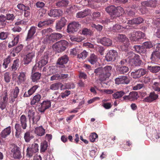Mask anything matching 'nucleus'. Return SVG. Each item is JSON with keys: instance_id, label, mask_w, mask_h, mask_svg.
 Wrapping results in <instances>:
<instances>
[{"instance_id": "nucleus-1", "label": "nucleus", "mask_w": 160, "mask_h": 160, "mask_svg": "<svg viewBox=\"0 0 160 160\" xmlns=\"http://www.w3.org/2000/svg\"><path fill=\"white\" fill-rule=\"evenodd\" d=\"M112 70V67L107 65L104 67H102L98 68L94 70V72L96 75L98 76L99 80L104 81L111 75Z\"/></svg>"}, {"instance_id": "nucleus-2", "label": "nucleus", "mask_w": 160, "mask_h": 160, "mask_svg": "<svg viewBox=\"0 0 160 160\" xmlns=\"http://www.w3.org/2000/svg\"><path fill=\"white\" fill-rule=\"evenodd\" d=\"M145 34L140 31H134L129 34V38L132 42H138L140 40L144 38Z\"/></svg>"}, {"instance_id": "nucleus-3", "label": "nucleus", "mask_w": 160, "mask_h": 160, "mask_svg": "<svg viewBox=\"0 0 160 160\" xmlns=\"http://www.w3.org/2000/svg\"><path fill=\"white\" fill-rule=\"evenodd\" d=\"M68 44L66 41L63 40L57 42L53 45L52 48L58 52H60L66 49Z\"/></svg>"}, {"instance_id": "nucleus-4", "label": "nucleus", "mask_w": 160, "mask_h": 160, "mask_svg": "<svg viewBox=\"0 0 160 160\" xmlns=\"http://www.w3.org/2000/svg\"><path fill=\"white\" fill-rule=\"evenodd\" d=\"M48 52H45L44 56L42 57L41 59L38 63H37L32 68V71L35 70L37 67L39 68H41L42 67L46 65L48 62Z\"/></svg>"}, {"instance_id": "nucleus-5", "label": "nucleus", "mask_w": 160, "mask_h": 160, "mask_svg": "<svg viewBox=\"0 0 160 160\" xmlns=\"http://www.w3.org/2000/svg\"><path fill=\"white\" fill-rule=\"evenodd\" d=\"M80 24L77 22H73L70 23L68 25L67 30V32L72 33L78 31Z\"/></svg>"}, {"instance_id": "nucleus-6", "label": "nucleus", "mask_w": 160, "mask_h": 160, "mask_svg": "<svg viewBox=\"0 0 160 160\" xmlns=\"http://www.w3.org/2000/svg\"><path fill=\"white\" fill-rule=\"evenodd\" d=\"M118 56L117 52L113 50H110L105 56V59L108 62L113 61L116 59Z\"/></svg>"}, {"instance_id": "nucleus-7", "label": "nucleus", "mask_w": 160, "mask_h": 160, "mask_svg": "<svg viewBox=\"0 0 160 160\" xmlns=\"http://www.w3.org/2000/svg\"><path fill=\"white\" fill-rule=\"evenodd\" d=\"M105 10L112 18L119 16L120 15V14H118L117 8L113 5L107 7L105 9Z\"/></svg>"}, {"instance_id": "nucleus-8", "label": "nucleus", "mask_w": 160, "mask_h": 160, "mask_svg": "<svg viewBox=\"0 0 160 160\" xmlns=\"http://www.w3.org/2000/svg\"><path fill=\"white\" fill-rule=\"evenodd\" d=\"M21 149L16 145H14L11 150V153L15 159L21 158L22 157Z\"/></svg>"}, {"instance_id": "nucleus-9", "label": "nucleus", "mask_w": 160, "mask_h": 160, "mask_svg": "<svg viewBox=\"0 0 160 160\" xmlns=\"http://www.w3.org/2000/svg\"><path fill=\"white\" fill-rule=\"evenodd\" d=\"M69 60L68 58L67 55H65L60 57L58 59L57 65H59L60 68L65 67V65L67 63Z\"/></svg>"}, {"instance_id": "nucleus-10", "label": "nucleus", "mask_w": 160, "mask_h": 160, "mask_svg": "<svg viewBox=\"0 0 160 160\" xmlns=\"http://www.w3.org/2000/svg\"><path fill=\"white\" fill-rule=\"evenodd\" d=\"M51 106V102L50 101H44L39 106L38 111L41 113H44L46 110L48 109Z\"/></svg>"}, {"instance_id": "nucleus-11", "label": "nucleus", "mask_w": 160, "mask_h": 160, "mask_svg": "<svg viewBox=\"0 0 160 160\" xmlns=\"http://www.w3.org/2000/svg\"><path fill=\"white\" fill-rule=\"evenodd\" d=\"M158 95L154 92H151L149 96L143 99L144 102L151 103L158 98Z\"/></svg>"}, {"instance_id": "nucleus-12", "label": "nucleus", "mask_w": 160, "mask_h": 160, "mask_svg": "<svg viewBox=\"0 0 160 160\" xmlns=\"http://www.w3.org/2000/svg\"><path fill=\"white\" fill-rule=\"evenodd\" d=\"M146 71L145 69L140 68L136 70L135 72H132L131 73L132 76L134 78H138L146 74Z\"/></svg>"}, {"instance_id": "nucleus-13", "label": "nucleus", "mask_w": 160, "mask_h": 160, "mask_svg": "<svg viewBox=\"0 0 160 160\" xmlns=\"http://www.w3.org/2000/svg\"><path fill=\"white\" fill-rule=\"evenodd\" d=\"M67 20L64 17H62L58 20L56 25V29L57 31H60L66 24Z\"/></svg>"}, {"instance_id": "nucleus-14", "label": "nucleus", "mask_w": 160, "mask_h": 160, "mask_svg": "<svg viewBox=\"0 0 160 160\" xmlns=\"http://www.w3.org/2000/svg\"><path fill=\"white\" fill-rule=\"evenodd\" d=\"M97 42L106 46H109L112 44V40L106 37L98 38L97 39Z\"/></svg>"}, {"instance_id": "nucleus-15", "label": "nucleus", "mask_w": 160, "mask_h": 160, "mask_svg": "<svg viewBox=\"0 0 160 160\" xmlns=\"http://www.w3.org/2000/svg\"><path fill=\"white\" fill-rule=\"evenodd\" d=\"M115 83L117 84H128L129 82L127 76H122L116 78L115 80Z\"/></svg>"}, {"instance_id": "nucleus-16", "label": "nucleus", "mask_w": 160, "mask_h": 160, "mask_svg": "<svg viewBox=\"0 0 160 160\" xmlns=\"http://www.w3.org/2000/svg\"><path fill=\"white\" fill-rule=\"evenodd\" d=\"M129 54L134 55L133 58V62L135 66H140L141 64L142 61L138 55L135 54L132 51L130 52Z\"/></svg>"}, {"instance_id": "nucleus-17", "label": "nucleus", "mask_w": 160, "mask_h": 160, "mask_svg": "<svg viewBox=\"0 0 160 160\" xmlns=\"http://www.w3.org/2000/svg\"><path fill=\"white\" fill-rule=\"evenodd\" d=\"M62 13V12L60 9H52L48 12V15L50 17L56 18L60 16Z\"/></svg>"}, {"instance_id": "nucleus-18", "label": "nucleus", "mask_w": 160, "mask_h": 160, "mask_svg": "<svg viewBox=\"0 0 160 160\" xmlns=\"http://www.w3.org/2000/svg\"><path fill=\"white\" fill-rule=\"evenodd\" d=\"M91 13V10L89 9L78 12L76 14V17L78 18H82L89 15Z\"/></svg>"}, {"instance_id": "nucleus-19", "label": "nucleus", "mask_w": 160, "mask_h": 160, "mask_svg": "<svg viewBox=\"0 0 160 160\" xmlns=\"http://www.w3.org/2000/svg\"><path fill=\"white\" fill-rule=\"evenodd\" d=\"M157 1L156 0H151L145 1L141 2V5L148 7H154L157 5Z\"/></svg>"}, {"instance_id": "nucleus-20", "label": "nucleus", "mask_w": 160, "mask_h": 160, "mask_svg": "<svg viewBox=\"0 0 160 160\" xmlns=\"http://www.w3.org/2000/svg\"><path fill=\"white\" fill-rule=\"evenodd\" d=\"M8 98V93L6 92L2 98V100L0 101V108L2 110H3L5 108L7 103Z\"/></svg>"}, {"instance_id": "nucleus-21", "label": "nucleus", "mask_w": 160, "mask_h": 160, "mask_svg": "<svg viewBox=\"0 0 160 160\" xmlns=\"http://www.w3.org/2000/svg\"><path fill=\"white\" fill-rule=\"evenodd\" d=\"M39 86L38 85H35L32 86L28 91V92H26L24 94L23 96L24 97H28L32 95L39 87Z\"/></svg>"}, {"instance_id": "nucleus-22", "label": "nucleus", "mask_w": 160, "mask_h": 160, "mask_svg": "<svg viewBox=\"0 0 160 160\" xmlns=\"http://www.w3.org/2000/svg\"><path fill=\"white\" fill-rule=\"evenodd\" d=\"M45 130L42 126L36 127L35 129L34 132L38 136H42L45 133Z\"/></svg>"}, {"instance_id": "nucleus-23", "label": "nucleus", "mask_w": 160, "mask_h": 160, "mask_svg": "<svg viewBox=\"0 0 160 160\" xmlns=\"http://www.w3.org/2000/svg\"><path fill=\"white\" fill-rule=\"evenodd\" d=\"M37 27L34 26H32L28 31L26 40L28 41L29 39L32 38L36 32Z\"/></svg>"}, {"instance_id": "nucleus-24", "label": "nucleus", "mask_w": 160, "mask_h": 160, "mask_svg": "<svg viewBox=\"0 0 160 160\" xmlns=\"http://www.w3.org/2000/svg\"><path fill=\"white\" fill-rule=\"evenodd\" d=\"M147 69L150 72L153 73L160 72V66L158 65H148Z\"/></svg>"}, {"instance_id": "nucleus-25", "label": "nucleus", "mask_w": 160, "mask_h": 160, "mask_svg": "<svg viewBox=\"0 0 160 160\" xmlns=\"http://www.w3.org/2000/svg\"><path fill=\"white\" fill-rule=\"evenodd\" d=\"M17 79L18 82L20 83L24 82L26 79V72H19Z\"/></svg>"}, {"instance_id": "nucleus-26", "label": "nucleus", "mask_w": 160, "mask_h": 160, "mask_svg": "<svg viewBox=\"0 0 160 160\" xmlns=\"http://www.w3.org/2000/svg\"><path fill=\"white\" fill-rule=\"evenodd\" d=\"M11 127L9 126L3 130L1 134L2 138H5L8 136L11 132Z\"/></svg>"}, {"instance_id": "nucleus-27", "label": "nucleus", "mask_w": 160, "mask_h": 160, "mask_svg": "<svg viewBox=\"0 0 160 160\" xmlns=\"http://www.w3.org/2000/svg\"><path fill=\"white\" fill-rule=\"evenodd\" d=\"M35 57V53L32 52L27 54L24 58V64H28L32 61V58Z\"/></svg>"}, {"instance_id": "nucleus-28", "label": "nucleus", "mask_w": 160, "mask_h": 160, "mask_svg": "<svg viewBox=\"0 0 160 160\" xmlns=\"http://www.w3.org/2000/svg\"><path fill=\"white\" fill-rule=\"evenodd\" d=\"M19 121L22 129H25L27 127V118L26 116L24 115H21Z\"/></svg>"}, {"instance_id": "nucleus-29", "label": "nucleus", "mask_w": 160, "mask_h": 160, "mask_svg": "<svg viewBox=\"0 0 160 160\" xmlns=\"http://www.w3.org/2000/svg\"><path fill=\"white\" fill-rule=\"evenodd\" d=\"M117 70L119 73L124 74L129 71V69L128 67L124 65H119Z\"/></svg>"}, {"instance_id": "nucleus-30", "label": "nucleus", "mask_w": 160, "mask_h": 160, "mask_svg": "<svg viewBox=\"0 0 160 160\" xmlns=\"http://www.w3.org/2000/svg\"><path fill=\"white\" fill-rule=\"evenodd\" d=\"M41 74L38 72H36L32 74L31 76V79L33 82H37L40 79L41 77Z\"/></svg>"}, {"instance_id": "nucleus-31", "label": "nucleus", "mask_w": 160, "mask_h": 160, "mask_svg": "<svg viewBox=\"0 0 160 160\" xmlns=\"http://www.w3.org/2000/svg\"><path fill=\"white\" fill-rule=\"evenodd\" d=\"M22 126L19 124L16 123L15 125V129L16 130L15 136L17 138H19L21 133L22 130Z\"/></svg>"}, {"instance_id": "nucleus-32", "label": "nucleus", "mask_w": 160, "mask_h": 160, "mask_svg": "<svg viewBox=\"0 0 160 160\" xmlns=\"http://www.w3.org/2000/svg\"><path fill=\"white\" fill-rule=\"evenodd\" d=\"M151 59L153 61H156L160 59V53L158 51H153L151 54Z\"/></svg>"}, {"instance_id": "nucleus-33", "label": "nucleus", "mask_w": 160, "mask_h": 160, "mask_svg": "<svg viewBox=\"0 0 160 160\" xmlns=\"http://www.w3.org/2000/svg\"><path fill=\"white\" fill-rule=\"evenodd\" d=\"M98 60V57L94 54H92L88 58V62L92 64H94Z\"/></svg>"}, {"instance_id": "nucleus-34", "label": "nucleus", "mask_w": 160, "mask_h": 160, "mask_svg": "<svg viewBox=\"0 0 160 160\" xmlns=\"http://www.w3.org/2000/svg\"><path fill=\"white\" fill-rule=\"evenodd\" d=\"M34 138L33 135L30 134L29 131L26 132L24 135V138L26 142H29L30 141Z\"/></svg>"}, {"instance_id": "nucleus-35", "label": "nucleus", "mask_w": 160, "mask_h": 160, "mask_svg": "<svg viewBox=\"0 0 160 160\" xmlns=\"http://www.w3.org/2000/svg\"><path fill=\"white\" fill-rule=\"evenodd\" d=\"M6 17L3 15H0V27H4L6 25L7 21L6 20Z\"/></svg>"}, {"instance_id": "nucleus-36", "label": "nucleus", "mask_w": 160, "mask_h": 160, "mask_svg": "<svg viewBox=\"0 0 160 160\" xmlns=\"http://www.w3.org/2000/svg\"><path fill=\"white\" fill-rule=\"evenodd\" d=\"M62 86V84L58 82L52 84L50 86V88L52 90H58L60 87L61 89Z\"/></svg>"}, {"instance_id": "nucleus-37", "label": "nucleus", "mask_w": 160, "mask_h": 160, "mask_svg": "<svg viewBox=\"0 0 160 160\" xmlns=\"http://www.w3.org/2000/svg\"><path fill=\"white\" fill-rule=\"evenodd\" d=\"M112 31L115 32H122L123 31L122 26L120 25L116 24L113 26Z\"/></svg>"}, {"instance_id": "nucleus-38", "label": "nucleus", "mask_w": 160, "mask_h": 160, "mask_svg": "<svg viewBox=\"0 0 160 160\" xmlns=\"http://www.w3.org/2000/svg\"><path fill=\"white\" fill-rule=\"evenodd\" d=\"M118 38L120 42L124 43V42H127V43L126 47L128 46L129 43L128 40L125 35L119 34L118 36Z\"/></svg>"}, {"instance_id": "nucleus-39", "label": "nucleus", "mask_w": 160, "mask_h": 160, "mask_svg": "<svg viewBox=\"0 0 160 160\" xmlns=\"http://www.w3.org/2000/svg\"><path fill=\"white\" fill-rule=\"evenodd\" d=\"M41 97L40 95L38 94L34 96L31 102L32 105H34L37 103H38L40 100Z\"/></svg>"}, {"instance_id": "nucleus-40", "label": "nucleus", "mask_w": 160, "mask_h": 160, "mask_svg": "<svg viewBox=\"0 0 160 160\" xmlns=\"http://www.w3.org/2000/svg\"><path fill=\"white\" fill-rule=\"evenodd\" d=\"M69 1L68 0H62L59 1L56 3V6L58 7H66L68 4Z\"/></svg>"}, {"instance_id": "nucleus-41", "label": "nucleus", "mask_w": 160, "mask_h": 160, "mask_svg": "<svg viewBox=\"0 0 160 160\" xmlns=\"http://www.w3.org/2000/svg\"><path fill=\"white\" fill-rule=\"evenodd\" d=\"M19 60L18 59H17L14 61L13 64L11 67V71L14 72L17 69L19 66Z\"/></svg>"}, {"instance_id": "nucleus-42", "label": "nucleus", "mask_w": 160, "mask_h": 160, "mask_svg": "<svg viewBox=\"0 0 160 160\" xmlns=\"http://www.w3.org/2000/svg\"><path fill=\"white\" fill-rule=\"evenodd\" d=\"M33 108L31 107L27 110L28 116L30 120H31L32 118L36 114L35 111Z\"/></svg>"}, {"instance_id": "nucleus-43", "label": "nucleus", "mask_w": 160, "mask_h": 160, "mask_svg": "<svg viewBox=\"0 0 160 160\" xmlns=\"http://www.w3.org/2000/svg\"><path fill=\"white\" fill-rule=\"evenodd\" d=\"M125 94V92L123 91L117 92L112 94L113 97L115 99H118L122 97Z\"/></svg>"}, {"instance_id": "nucleus-44", "label": "nucleus", "mask_w": 160, "mask_h": 160, "mask_svg": "<svg viewBox=\"0 0 160 160\" xmlns=\"http://www.w3.org/2000/svg\"><path fill=\"white\" fill-rule=\"evenodd\" d=\"M19 38V35H17L16 37H15L13 40L11 42L9 43L8 47L9 48H11L17 44L18 42Z\"/></svg>"}, {"instance_id": "nucleus-45", "label": "nucleus", "mask_w": 160, "mask_h": 160, "mask_svg": "<svg viewBox=\"0 0 160 160\" xmlns=\"http://www.w3.org/2000/svg\"><path fill=\"white\" fill-rule=\"evenodd\" d=\"M130 101H133L137 100L139 97L138 93L135 92H132L129 93Z\"/></svg>"}, {"instance_id": "nucleus-46", "label": "nucleus", "mask_w": 160, "mask_h": 160, "mask_svg": "<svg viewBox=\"0 0 160 160\" xmlns=\"http://www.w3.org/2000/svg\"><path fill=\"white\" fill-rule=\"evenodd\" d=\"M160 81L158 82H154L152 84V88L155 91H160Z\"/></svg>"}, {"instance_id": "nucleus-47", "label": "nucleus", "mask_w": 160, "mask_h": 160, "mask_svg": "<svg viewBox=\"0 0 160 160\" xmlns=\"http://www.w3.org/2000/svg\"><path fill=\"white\" fill-rule=\"evenodd\" d=\"M11 58V56H9L7 58L4 60L2 66L5 68H6L8 67L9 64L10 62Z\"/></svg>"}, {"instance_id": "nucleus-48", "label": "nucleus", "mask_w": 160, "mask_h": 160, "mask_svg": "<svg viewBox=\"0 0 160 160\" xmlns=\"http://www.w3.org/2000/svg\"><path fill=\"white\" fill-rule=\"evenodd\" d=\"M77 6L75 5L71 6L67 9V12L69 14L75 12L77 11Z\"/></svg>"}, {"instance_id": "nucleus-49", "label": "nucleus", "mask_w": 160, "mask_h": 160, "mask_svg": "<svg viewBox=\"0 0 160 160\" xmlns=\"http://www.w3.org/2000/svg\"><path fill=\"white\" fill-rule=\"evenodd\" d=\"M52 39L56 41L61 39L62 36V34L58 33H53L51 35Z\"/></svg>"}, {"instance_id": "nucleus-50", "label": "nucleus", "mask_w": 160, "mask_h": 160, "mask_svg": "<svg viewBox=\"0 0 160 160\" xmlns=\"http://www.w3.org/2000/svg\"><path fill=\"white\" fill-rule=\"evenodd\" d=\"M48 146V142H47L44 141L42 142L41 143V152H45L47 149Z\"/></svg>"}, {"instance_id": "nucleus-51", "label": "nucleus", "mask_w": 160, "mask_h": 160, "mask_svg": "<svg viewBox=\"0 0 160 160\" xmlns=\"http://www.w3.org/2000/svg\"><path fill=\"white\" fill-rule=\"evenodd\" d=\"M28 148L36 152H37L38 151V145L37 143L32 144L31 145L29 146Z\"/></svg>"}, {"instance_id": "nucleus-52", "label": "nucleus", "mask_w": 160, "mask_h": 160, "mask_svg": "<svg viewBox=\"0 0 160 160\" xmlns=\"http://www.w3.org/2000/svg\"><path fill=\"white\" fill-rule=\"evenodd\" d=\"M98 137L97 134L95 132H93L89 136V138L91 142H93L97 140Z\"/></svg>"}, {"instance_id": "nucleus-53", "label": "nucleus", "mask_w": 160, "mask_h": 160, "mask_svg": "<svg viewBox=\"0 0 160 160\" xmlns=\"http://www.w3.org/2000/svg\"><path fill=\"white\" fill-rule=\"evenodd\" d=\"M75 86L73 84L70 83H66L65 85L62 84V86L61 87V90L65 89H70L73 88Z\"/></svg>"}, {"instance_id": "nucleus-54", "label": "nucleus", "mask_w": 160, "mask_h": 160, "mask_svg": "<svg viewBox=\"0 0 160 160\" xmlns=\"http://www.w3.org/2000/svg\"><path fill=\"white\" fill-rule=\"evenodd\" d=\"M9 34L8 32H2L0 33V39L4 40L7 39Z\"/></svg>"}, {"instance_id": "nucleus-55", "label": "nucleus", "mask_w": 160, "mask_h": 160, "mask_svg": "<svg viewBox=\"0 0 160 160\" xmlns=\"http://www.w3.org/2000/svg\"><path fill=\"white\" fill-rule=\"evenodd\" d=\"M26 156L29 158L33 156L36 153L33 151L27 148V149Z\"/></svg>"}, {"instance_id": "nucleus-56", "label": "nucleus", "mask_w": 160, "mask_h": 160, "mask_svg": "<svg viewBox=\"0 0 160 160\" xmlns=\"http://www.w3.org/2000/svg\"><path fill=\"white\" fill-rule=\"evenodd\" d=\"M40 116L39 114H36L31 119L32 120L33 124H36L37 122L40 120Z\"/></svg>"}, {"instance_id": "nucleus-57", "label": "nucleus", "mask_w": 160, "mask_h": 160, "mask_svg": "<svg viewBox=\"0 0 160 160\" xmlns=\"http://www.w3.org/2000/svg\"><path fill=\"white\" fill-rule=\"evenodd\" d=\"M70 39L72 42H80L83 40L84 38L83 37L80 36L77 37H72L70 38Z\"/></svg>"}, {"instance_id": "nucleus-58", "label": "nucleus", "mask_w": 160, "mask_h": 160, "mask_svg": "<svg viewBox=\"0 0 160 160\" xmlns=\"http://www.w3.org/2000/svg\"><path fill=\"white\" fill-rule=\"evenodd\" d=\"M88 53L85 50H84L80 54H78V57L79 58L85 59L87 56Z\"/></svg>"}, {"instance_id": "nucleus-59", "label": "nucleus", "mask_w": 160, "mask_h": 160, "mask_svg": "<svg viewBox=\"0 0 160 160\" xmlns=\"http://www.w3.org/2000/svg\"><path fill=\"white\" fill-rule=\"evenodd\" d=\"M70 52L71 54L76 55L79 53L80 50L78 48L76 47L71 49Z\"/></svg>"}, {"instance_id": "nucleus-60", "label": "nucleus", "mask_w": 160, "mask_h": 160, "mask_svg": "<svg viewBox=\"0 0 160 160\" xmlns=\"http://www.w3.org/2000/svg\"><path fill=\"white\" fill-rule=\"evenodd\" d=\"M133 20L135 24H140V23H142L144 21V19L140 17L134 18Z\"/></svg>"}, {"instance_id": "nucleus-61", "label": "nucleus", "mask_w": 160, "mask_h": 160, "mask_svg": "<svg viewBox=\"0 0 160 160\" xmlns=\"http://www.w3.org/2000/svg\"><path fill=\"white\" fill-rule=\"evenodd\" d=\"M100 17V13L98 12H94L92 14V18L93 20H96L99 19Z\"/></svg>"}, {"instance_id": "nucleus-62", "label": "nucleus", "mask_w": 160, "mask_h": 160, "mask_svg": "<svg viewBox=\"0 0 160 160\" xmlns=\"http://www.w3.org/2000/svg\"><path fill=\"white\" fill-rule=\"evenodd\" d=\"M143 46L146 48H150L153 47L152 43L150 41L146 42L143 43Z\"/></svg>"}, {"instance_id": "nucleus-63", "label": "nucleus", "mask_w": 160, "mask_h": 160, "mask_svg": "<svg viewBox=\"0 0 160 160\" xmlns=\"http://www.w3.org/2000/svg\"><path fill=\"white\" fill-rule=\"evenodd\" d=\"M92 27L93 28H96V30L98 31H101L103 28V26L99 24L96 25L95 24H92Z\"/></svg>"}, {"instance_id": "nucleus-64", "label": "nucleus", "mask_w": 160, "mask_h": 160, "mask_svg": "<svg viewBox=\"0 0 160 160\" xmlns=\"http://www.w3.org/2000/svg\"><path fill=\"white\" fill-rule=\"evenodd\" d=\"M6 20L13 21L15 18L14 15L13 14H7L5 16Z\"/></svg>"}]
</instances>
